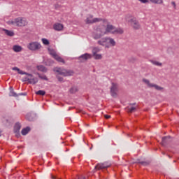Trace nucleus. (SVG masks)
Returning <instances> with one entry per match:
<instances>
[{
    "label": "nucleus",
    "instance_id": "45",
    "mask_svg": "<svg viewBox=\"0 0 179 179\" xmlns=\"http://www.w3.org/2000/svg\"><path fill=\"white\" fill-rule=\"evenodd\" d=\"M20 69L17 68V67H13V71H17V72H19Z\"/></svg>",
    "mask_w": 179,
    "mask_h": 179
},
{
    "label": "nucleus",
    "instance_id": "6",
    "mask_svg": "<svg viewBox=\"0 0 179 179\" xmlns=\"http://www.w3.org/2000/svg\"><path fill=\"white\" fill-rule=\"evenodd\" d=\"M108 167H111V163L108 162H105L103 163L98 164L95 166L96 170H105V169H108Z\"/></svg>",
    "mask_w": 179,
    "mask_h": 179
},
{
    "label": "nucleus",
    "instance_id": "2",
    "mask_svg": "<svg viewBox=\"0 0 179 179\" xmlns=\"http://www.w3.org/2000/svg\"><path fill=\"white\" fill-rule=\"evenodd\" d=\"M53 71L54 72H57L58 75H62V76H72V75H73V71L66 70L58 67L55 68Z\"/></svg>",
    "mask_w": 179,
    "mask_h": 179
},
{
    "label": "nucleus",
    "instance_id": "26",
    "mask_svg": "<svg viewBox=\"0 0 179 179\" xmlns=\"http://www.w3.org/2000/svg\"><path fill=\"white\" fill-rule=\"evenodd\" d=\"M48 52H49L50 55H51L52 57V58H54L55 57V55H57V52H55V50H54V49L48 48Z\"/></svg>",
    "mask_w": 179,
    "mask_h": 179
},
{
    "label": "nucleus",
    "instance_id": "9",
    "mask_svg": "<svg viewBox=\"0 0 179 179\" xmlns=\"http://www.w3.org/2000/svg\"><path fill=\"white\" fill-rule=\"evenodd\" d=\"M20 128L22 126L20 123H16L14 127V134H15L16 136H20Z\"/></svg>",
    "mask_w": 179,
    "mask_h": 179
},
{
    "label": "nucleus",
    "instance_id": "13",
    "mask_svg": "<svg viewBox=\"0 0 179 179\" xmlns=\"http://www.w3.org/2000/svg\"><path fill=\"white\" fill-rule=\"evenodd\" d=\"M124 30L121 28L115 29L113 31H112V34H123Z\"/></svg>",
    "mask_w": 179,
    "mask_h": 179
},
{
    "label": "nucleus",
    "instance_id": "11",
    "mask_svg": "<svg viewBox=\"0 0 179 179\" xmlns=\"http://www.w3.org/2000/svg\"><path fill=\"white\" fill-rule=\"evenodd\" d=\"M53 29L57 31H61L64 29V24L61 23H55V24H53Z\"/></svg>",
    "mask_w": 179,
    "mask_h": 179
},
{
    "label": "nucleus",
    "instance_id": "46",
    "mask_svg": "<svg viewBox=\"0 0 179 179\" xmlns=\"http://www.w3.org/2000/svg\"><path fill=\"white\" fill-rule=\"evenodd\" d=\"M48 62H50V65H52V64H54V61L53 60L48 59Z\"/></svg>",
    "mask_w": 179,
    "mask_h": 179
},
{
    "label": "nucleus",
    "instance_id": "20",
    "mask_svg": "<svg viewBox=\"0 0 179 179\" xmlns=\"http://www.w3.org/2000/svg\"><path fill=\"white\" fill-rule=\"evenodd\" d=\"M107 43H109V44H110L112 47H115V41H114V39H113L112 38L108 37Z\"/></svg>",
    "mask_w": 179,
    "mask_h": 179
},
{
    "label": "nucleus",
    "instance_id": "28",
    "mask_svg": "<svg viewBox=\"0 0 179 179\" xmlns=\"http://www.w3.org/2000/svg\"><path fill=\"white\" fill-rule=\"evenodd\" d=\"M150 62H151V64L153 65H156L157 66H162V65H163V64L155 60H150Z\"/></svg>",
    "mask_w": 179,
    "mask_h": 179
},
{
    "label": "nucleus",
    "instance_id": "15",
    "mask_svg": "<svg viewBox=\"0 0 179 179\" xmlns=\"http://www.w3.org/2000/svg\"><path fill=\"white\" fill-rule=\"evenodd\" d=\"M57 62H62V64H65V60L57 54L53 57Z\"/></svg>",
    "mask_w": 179,
    "mask_h": 179
},
{
    "label": "nucleus",
    "instance_id": "42",
    "mask_svg": "<svg viewBox=\"0 0 179 179\" xmlns=\"http://www.w3.org/2000/svg\"><path fill=\"white\" fill-rule=\"evenodd\" d=\"M18 73L20 75H24V73H26V72L20 69V71H18Z\"/></svg>",
    "mask_w": 179,
    "mask_h": 179
},
{
    "label": "nucleus",
    "instance_id": "23",
    "mask_svg": "<svg viewBox=\"0 0 179 179\" xmlns=\"http://www.w3.org/2000/svg\"><path fill=\"white\" fill-rule=\"evenodd\" d=\"M78 87L73 86L70 88L69 92L71 93V94H75V93L78 92Z\"/></svg>",
    "mask_w": 179,
    "mask_h": 179
},
{
    "label": "nucleus",
    "instance_id": "27",
    "mask_svg": "<svg viewBox=\"0 0 179 179\" xmlns=\"http://www.w3.org/2000/svg\"><path fill=\"white\" fill-rule=\"evenodd\" d=\"M136 163H138V164H141L142 166H149V162L148 161L139 162V159H138V161L136 162Z\"/></svg>",
    "mask_w": 179,
    "mask_h": 179
},
{
    "label": "nucleus",
    "instance_id": "21",
    "mask_svg": "<svg viewBox=\"0 0 179 179\" xmlns=\"http://www.w3.org/2000/svg\"><path fill=\"white\" fill-rule=\"evenodd\" d=\"M26 118L27 120H28V121H34V114L32 113H27L26 115Z\"/></svg>",
    "mask_w": 179,
    "mask_h": 179
},
{
    "label": "nucleus",
    "instance_id": "3",
    "mask_svg": "<svg viewBox=\"0 0 179 179\" xmlns=\"http://www.w3.org/2000/svg\"><path fill=\"white\" fill-rule=\"evenodd\" d=\"M27 48L30 51H38V50L41 49V43L38 41L31 42L28 44Z\"/></svg>",
    "mask_w": 179,
    "mask_h": 179
},
{
    "label": "nucleus",
    "instance_id": "49",
    "mask_svg": "<svg viewBox=\"0 0 179 179\" xmlns=\"http://www.w3.org/2000/svg\"><path fill=\"white\" fill-rule=\"evenodd\" d=\"M27 79H29V78L26 77L25 80H27Z\"/></svg>",
    "mask_w": 179,
    "mask_h": 179
},
{
    "label": "nucleus",
    "instance_id": "17",
    "mask_svg": "<svg viewBox=\"0 0 179 179\" xmlns=\"http://www.w3.org/2000/svg\"><path fill=\"white\" fill-rule=\"evenodd\" d=\"M27 82L31 85H36L37 82H38V79L37 78H27Z\"/></svg>",
    "mask_w": 179,
    "mask_h": 179
},
{
    "label": "nucleus",
    "instance_id": "10",
    "mask_svg": "<svg viewBox=\"0 0 179 179\" xmlns=\"http://www.w3.org/2000/svg\"><path fill=\"white\" fill-rule=\"evenodd\" d=\"M114 30H115V27L112 24H108L106 28V31L103 33L104 34H107L108 33L112 34V31H114Z\"/></svg>",
    "mask_w": 179,
    "mask_h": 179
},
{
    "label": "nucleus",
    "instance_id": "38",
    "mask_svg": "<svg viewBox=\"0 0 179 179\" xmlns=\"http://www.w3.org/2000/svg\"><path fill=\"white\" fill-rule=\"evenodd\" d=\"M56 78L59 80V82H64V78H62L59 76H57Z\"/></svg>",
    "mask_w": 179,
    "mask_h": 179
},
{
    "label": "nucleus",
    "instance_id": "14",
    "mask_svg": "<svg viewBox=\"0 0 179 179\" xmlns=\"http://www.w3.org/2000/svg\"><path fill=\"white\" fill-rule=\"evenodd\" d=\"M3 31L6 36H8L9 37H13L15 36V32L13 31H10L8 29H3Z\"/></svg>",
    "mask_w": 179,
    "mask_h": 179
},
{
    "label": "nucleus",
    "instance_id": "33",
    "mask_svg": "<svg viewBox=\"0 0 179 179\" xmlns=\"http://www.w3.org/2000/svg\"><path fill=\"white\" fill-rule=\"evenodd\" d=\"M97 52H100V48H94L92 49V55H96V54H97Z\"/></svg>",
    "mask_w": 179,
    "mask_h": 179
},
{
    "label": "nucleus",
    "instance_id": "41",
    "mask_svg": "<svg viewBox=\"0 0 179 179\" xmlns=\"http://www.w3.org/2000/svg\"><path fill=\"white\" fill-rule=\"evenodd\" d=\"M171 5L173 6L174 9H177V5L176 4L175 1H172L171 2Z\"/></svg>",
    "mask_w": 179,
    "mask_h": 179
},
{
    "label": "nucleus",
    "instance_id": "18",
    "mask_svg": "<svg viewBox=\"0 0 179 179\" xmlns=\"http://www.w3.org/2000/svg\"><path fill=\"white\" fill-rule=\"evenodd\" d=\"M108 37L102 38L101 40L98 41V44L99 45L104 46V44L107 43Z\"/></svg>",
    "mask_w": 179,
    "mask_h": 179
},
{
    "label": "nucleus",
    "instance_id": "47",
    "mask_svg": "<svg viewBox=\"0 0 179 179\" xmlns=\"http://www.w3.org/2000/svg\"><path fill=\"white\" fill-rule=\"evenodd\" d=\"M129 106H136V103H129Z\"/></svg>",
    "mask_w": 179,
    "mask_h": 179
},
{
    "label": "nucleus",
    "instance_id": "29",
    "mask_svg": "<svg viewBox=\"0 0 179 179\" xmlns=\"http://www.w3.org/2000/svg\"><path fill=\"white\" fill-rule=\"evenodd\" d=\"M127 111H128V113H135V111H136V107H134V106H132V107H128L127 108Z\"/></svg>",
    "mask_w": 179,
    "mask_h": 179
},
{
    "label": "nucleus",
    "instance_id": "43",
    "mask_svg": "<svg viewBox=\"0 0 179 179\" xmlns=\"http://www.w3.org/2000/svg\"><path fill=\"white\" fill-rule=\"evenodd\" d=\"M104 117L106 118V120H109V118H111V116L109 115H105Z\"/></svg>",
    "mask_w": 179,
    "mask_h": 179
},
{
    "label": "nucleus",
    "instance_id": "37",
    "mask_svg": "<svg viewBox=\"0 0 179 179\" xmlns=\"http://www.w3.org/2000/svg\"><path fill=\"white\" fill-rule=\"evenodd\" d=\"M167 138H168L169 139H170V138H171V136H164V137H163V138H162V145H164V143H166V139H167Z\"/></svg>",
    "mask_w": 179,
    "mask_h": 179
},
{
    "label": "nucleus",
    "instance_id": "32",
    "mask_svg": "<svg viewBox=\"0 0 179 179\" xmlns=\"http://www.w3.org/2000/svg\"><path fill=\"white\" fill-rule=\"evenodd\" d=\"M36 94H37L38 96H45V91L38 90L36 92Z\"/></svg>",
    "mask_w": 179,
    "mask_h": 179
},
{
    "label": "nucleus",
    "instance_id": "1",
    "mask_svg": "<svg viewBox=\"0 0 179 179\" xmlns=\"http://www.w3.org/2000/svg\"><path fill=\"white\" fill-rule=\"evenodd\" d=\"M8 24H12L13 26H17L18 27H23V26H26L27 24V22L22 17H17L14 19V20L13 21H8Z\"/></svg>",
    "mask_w": 179,
    "mask_h": 179
},
{
    "label": "nucleus",
    "instance_id": "19",
    "mask_svg": "<svg viewBox=\"0 0 179 179\" xmlns=\"http://www.w3.org/2000/svg\"><path fill=\"white\" fill-rule=\"evenodd\" d=\"M22 46L18 45H15L13 47V51H15V52H20V51H22Z\"/></svg>",
    "mask_w": 179,
    "mask_h": 179
},
{
    "label": "nucleus",
    "instance_id": "16",
    "mask_svg": "<svg viewBox=\"0 0 179 179\" xmlns=\"http://www.w3.org/2000/svg\"><path fill=\"white\" fill-rule=\"evenodd\" d=\"M9 96H10L11 97H18L17 94H16V92H15V91L13 90V87H10Z\"/></svg>",
    "mask_w": 179,
    "mask_h": 179
},
{
    "label": "nucleus",
    "instance_id": "31",
    "mask_svg": "<svg viewBox=\"0 0 179 179\" xmlns=\"http://www.w3.org/2000/svg\"><path fill=\"white\" fill-rule=\"evenodd\" d=\"M41 41L44 45H50V41H48L47 38H43Z\"/></svg>",
    "mask_w": 179,
    "mask_h": 179
},
{
    "label": "nucleus",
    "instance_id": "44",
    "mask_svg": "<svg viewBox=\"0 0 179 179\" xmlns=\"http://www.w3.org/2000/svg\"><path fill=\"white\" fill-rule=\"evenodd\" d=\"M24 75H27V76H30V78H33V74H30L29 73L25 72Z\"/></svg>",
    "mask_w": 179,
    "mask_h": 179
},
{
    "label": "nucleus",
    "instance_id": "5",
    "mask_svg": "<svg viewBox=\"0 0 179 179\" xmlns=\"http://www.w3.org/2000/svg\"><path fill=\"white\" fill-rule=\"evenodd\" d=\"M143 82L145 83L149 87H155L156 90L162 91L164 89L162 87H160L156 84L150 83V81L146 78H143Z\"/></svg>",
    "mask_w": 179,
    "mask_h": 179
},
{
    "label": "nucleus",
    "instance_id": "40",
    "mask_svg": "<svg viewBox=\"0 0 179 179\" xmlns=\"http://www.w3.org/2000/svg\"><path fill=\"white\" fill-rule=\"evenodd\" d=\"M17 96H27V93L26 92H22V93H20V94H17Z\"/></svg>",
    "mask_w": 179,
    "mask_h": 179
},
{
    "label": "nucleus",
    "instance_id": "25",
    "mask_svg": "<svg viewBox=\"0 0 179 179\" xmlns=\"http://www.w3.org/2000/svg\"><path fill=\"white\" fill-rule=\"evenodd\" d=\"M37 69L41 72H47V68H45V66H44L43 65L37 66Z\"/></svg>",
    "mask_w": 179,
    "mask_h": 179
},
{
    "label": "nucleus",
    "instance_id": "8",
    "mask_svg": "<svg viewBox=\"0 0 179 179\" xmlns=\"http://www.w3.org/2000/svg\"><path fill=\"white\" fill-rule=\"evenodd\" d=\"M90 58H92V55L89 53H85L84 55L78 57V61L80 62H85V61H87V59H90Z\"/></svg>",
    "mask_w": 179,
    "mask_h": 179
},
{
    "label": "nucleus",
    "instance_id": "50",
    "mask_svg": "<svg viewBox=\"0 0 179 179\" xmlns=\"http://www.w3.org/2000/svg\"><path fill=\"white\" fill-rule=\"evenodd\" d=\"M162 155H166V153L164 152H162Z\"/></svg>",
    "mask_w": 179,
    "mask_h": 179
},
{
    "label": "nucleus",
    "instance_id": "24",
    "mask_svg": "<svg viewBox=\"0 0 179 179\" xmlns=\"http://www.w3.org/2000/svg\"><path fill=\"white\" fill-rule=\"evenodd\" d=\"M30 132V127H27L26 128L22 129L21 134L22 135H27Z\"/></svg>",
    "mask_w": 179,
    "mask_h": 179
},
{
    "label": "nucleus",
    "instance_id": "22",
    "mask_svg": "<svg viewBox=\"0 0 179 179\" xmlns=\"http://www.w3.org/2000/svg\"><path fill=\"white\" fill-rule=\"evenodd\" d=\"M99 22H103V23L107 22V20L106 19H101V18H94L92 20V23H97Z\"/></svg>",
    "mask_w": 179,
    "mask_h": 179
},
{
    "label": "nucleus",
    "instance_id": "51",
    "mask_svg": "<svg viewBox=\"0 0 179 179\" xmlns=\"http://www.w3.org/2000/svg\"><path fill=\"white\" fill-rule=\"evenodd\" d=\"M169 158H171V157H170V155H169Z\"/></svg>",
    "mask_w": 179,
    "mask_h": 179
},
{
    "label": "nucleus",
    "instance_id": "34",
    "mask_svg": "<svg viewBox=\"0 0 179 179\" xmlns=\"http://www.w3.org/2000/svg\"><path fill=\"white\" fill-rule=\"evenodd\" d=\"M93 57H94L95 59H101L103 58V56H101V55L97 53L93 55Z\"/></svg>",
    "mask_w": 179,
    "mask_h": 179
},
{
    "label": "nucleus",
    "instance_id": "35",
    "mask_svg": "<svg viewBox=\"0 0 179 179\" xmlns=\"http://www.w3.org/2000/svg\"><path fill=\"white\" fill-rule=\"evenodd\" d=\"M38 78H40V79H42L43 80H48V78H47V76L45 75L41 76L38 74Z\"/></svg>",
    "mask_w": 179,
    "mask_h": 179
},
{
    "label": "nucleus",
    "instance_id": "30",
    "mask_svg": "<svg viewBox=\"0 0 179 179\" xmlns=\"http://www.w3.org/2000/svg\"><path fill=\"white\" fill-rule=\"evenodd\" d=\"M152 3H156L157 5H160L163 3V0H150Z\"/></svg>",
    "mask_w": 179,
    "mask_h": 179
},
{
    "label": "nucleus",
    "instance_id": "36",
    "mask_svg": "<svg viewBox=\"0 0 179 179\" xmlns=\"http://www.w3.org/2000/svg\"><path fill=\"white\" fill-rule=\"evenodd\" d=\"M85 23H87V24H93V20H90V18L87 17L85 20Z\"/></svg>",
    "mask_w": 179,
    "mask_h": 179
},
{
    "label": "nucleus",
    "instance_id": "4",
    "mask_svg": "<svg viewBox=\"0 0 179 179\" xmlns=\"http://www.w3.org/2000/svg\"><path fill=\"white\" fill-rule=\"evenodd\" d=\"M128 22L130 23L134 30H139L141 29V24L139 22L136 20V18H131L128 20Z\"/></svg>",
    "mask_w": 179,
    "mask_h": 179
},
{
    "label": "nucleus",
    "instance_id": "12",
    "mask_svg": "<svg viewBox=\"0 0 179 179\" xmlns=\"http://www.w3.org/2000/svg\"><path fill=\"white\" fill-rule=\"evenodd\" d=\"M106 35V34H104V32H101V33H96V34H94V40H99V38H101L102 37H103V36H105Z\"/></svg>",
    "mask_w": 179,
    "mask_h": 179
},
{
    "label": "nucleus",
    "instance_id": "39",
    "mask_svg": "<svg viewBox=\"0 0 179 179\" xmlns=\"http://www.w3.org/2000/svg\"><path fill=\"white\" fill-rule=\"evenodd\" d=\"M141 3H149V0H138Z\"/></svg>",
    "mask_w": 179,
    "mask_h": 179
},
{
    "label": "nucleus",
    "instance_id": "48",
    "mask_svg": "<svg viewBox=\"0 0 179 179\" xmlns=\"http://www.w3.org/2000/svg\"><path fill=\"white\" fill-rule=\"evenodd\" d=\"M90 19H93V15H90Z\"/></svg>",
    "mask_w": 179,
    "mask_h": 179
},
{
    "label": "nucleus",
    "instance_id": "7",
    "mask_svg": "<svg viewBox=\"0 0 179 179\" xmlns=\"http://www.w3.org/2000/svg\"><path fill=\"white\" fill-rule=\"evenodd\" d=\"M117 92H118V85L117 83H112L110 87V94L112 97H117Z\"/></svg>",
    "mask_w": 179,
    "mask_h": 179
},
{
    "label": "nucleus",
    "instance_id": "52",
    "mask_svg": "<svg viewBox=\"0 0 179 179\" xmlns=\"http://www.w3.org/2000/svg\"><path fill=\"white\" fill-rule=\"evenodd\" d=\"M0 136H1V134H0Z\"/></svg>",
    "mask_w": 179,
    "mask_h": 179
}]
</instances>
